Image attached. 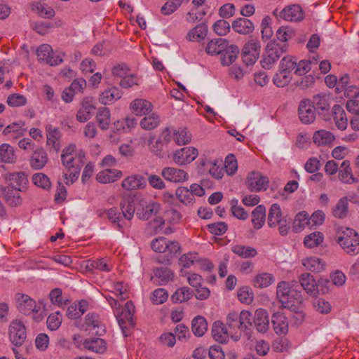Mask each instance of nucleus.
I'll use <instances>...</instances> for the list:
<instances>
[{
  "mask_svg": "<svg viewBox=\"0 0 359 359\" xmlns=\"http://www.w3.org/2000/svg\"><path fill=\"white\" fill-rule=\"evenodd\" d=\"M85 154L81 150H77L75 144H71L65 147L61 154V161L63 166L67 170V173L64 174L67 180V184H72L78 179L81 169L84 164Z\"/></svg>",
  "mask_w": 359,
  "mask_h": 359,
  "instance_id": "1",
  "label": "nucleus"
},
{
  "mask_svg": "<svg viewBox=\"0 0 359 359\" xmlns=\"http://www.w3.org/2000/svg\"><path fill=\"white\" fill-rule=\"evenodd\" d=\"M336 241L348 255L354 256L359 253V235L354 229L340 228L337 232Z\"/></svg>",
  "mask_w": 359,
  "mask_h": 359,
  "instance_id": "2",
  "label": "nucleus"
},
{
  "mask_svg": "<svg viewBox=\"0 0 359 359\" xmlns=\"http://www.w3.org/2000/svg\"><path fill=\"white\" fill-rule=\"evenodd\" d=\"M134 313L135 306L131 301H128L124 308L118 306V308L114 309V314L125 337L129 335L130 328L135 326Z\"/></svg>",
  "mask_w": 359,
  "mask_h": 359,
  "instance_id": "3",
  "label": "nucleus"
},
{
  "mask_svg": "<svg viewBox=\"0 0 359 359\" xmlns=\"http://www.w3.org/2000/svg\"><path fill=\"white\" fill-rule=\"evenodd\" d=\"M277 297L284 307H290L296 302H302L301 292L290 286L289 283L282 281L278 284Z\"/></svg>",
  "mask_w": 359,
  "mask_h": 359,
  "instance_id": "4",
  "label": "nucleus"
},
{
  "mask_svg": "<svg viewBox=\"0 0 359 359\" xmlns=\"http://www.w3.org/2000/svg\"><path fill=\"white\" fill-rule=\"evenodd\" d=\"M287 51L286 44H280L274 41H269L261 60L262 67L266 69H271L281 54Z\"/></svg>",
  "mask_w": 359,
  "mask_h": 359,
  "instance_id": "5",
  "label": "nucleus"
},
{
  "mask_svg": "<svg viewBox=\"0 0 359 359\" xmlns=\"http://www.w3.org/2000/svg\"><path fill=\"white\" fill-rule=\"evenodd\" d=\"M8 335L14 345L22 346L27 338V331L24 323L18 319L11 321L8 328Z\"/></svg>",
  "mask_w": 359,
  "mask_h": 359,
  "instance_id": "6",
  "label": "nucleus"
},
{
  "mask_svg": "<svg viewBox=\"0 0 359 359\" xmlns=\"http://www.w3.org/2000/svg\"><path fill=\"white\" fill-rule=\"evenodd\" d=\"M314 109L325 121L331 119L330 114V97L325 94H318L311 100Z\"/></svg>",
  "mask_w": 359,
  "mask_h": 359,
  "instance_id": "7",
  "label": "nucleus"
},
{
  "mask_svg": "<svg viewBox=\"0 0 359 359\" xmlns=\"http://www.w3.org/2000/svg\"><path fill=\"white\" fill-rule=\"evenodd\" d=\"M16 308L18 311L24 315H29L32 313L37 314L36 302L29 296L22 293H17L15 296Z\"/></svg>",
  "mask_w": 359,
  "mask_h": 359,
  "instance_id": "8",
  "label": "nucleus"
},
{
  "mask_svg": "<svg viewBox=\"0 0 359 359\" xmlns=\"http://www.w3.org/2000/svg\"><path fill=\"white\" fill-rule=\"evenodd\" d=\"M260 44L259 41L252 39L247 42L242 51V58L246 65L255 63L260 54Z\"/></svg>",
  "mask_w": 359,
  "mask_h": 359,
  "instance_id": "9",
  "label": "nucleus"
},
{
  "mask_svg": "<svg viewBox=\"0 0 359 359\" xmlns=\"http://www.w3.org/2000/svg\"><path fill=\"white\" fill-rule=\"evenodd\" d=\"M36 55L39 61L44 62L50 66H56L62 62L63 60L60 55L53 53L52 47L48 44H42L36 50Z\"/></svg>",
  "mask_w": 359,
  "mask_h": 359,
  "instance_id": "10",
  "label": "nucleus"
},
{
  "mask_svg": "<svg viewBox=\"0 0 359 359\" xmlns=\"http://www.w3.org/2000/svg\"><path fill=\"white\" fill-rule=\"evenodd\" d=\"M248 188L252 191L266 190L269 187V178L259 172L252 171L247 177Z\"/></svg>",
  "mask_w": 359,
  "mask_h": 359,
  "instance_id": "11",
  "label": "nucleus"
},
{
  "mask_svg": "<svg viewBox=\"0 0 359 359\" xmlns=\"http://www.w3.org/2000/svg\"><path fill=\"white\" fill-rule=\"evenodd\" d=\"M83 327L86 331L93 332L98 336H102L106 332L105 326L96 313H89L86 316Z\"/></svg>",
  "mask_w": 359,
  "mask_h": 359,
  "instance_id": "12",
  "label": "nucleus"
},
{
  "mask_svg": "<svg viewBox=\"0 0 359 359\" xmlns=\"http://www.w3.org/2000/svg\"><path fill=\"white\" fill-rule=\"evenodd\" d=\"M160 210V205L155 202H147L141 200L137 202L136 215L142 220H147L152 215H156Z\"/></svg>",
  "mask_w": 359,
  "mask_h": 359,
  "instance_id": "13",
  "label": "nucleus"
},
{
  "mask_svg": "<svg viewBox=\"0 0 359 359\" xmlns=\"http://www.w3.org/2000/svg\"><path fill=\"white\" fill-rule=\"evenodd\" d=\"M298 114L300 121L304 124L313 123L316 119V110L309 99H303L300 101L298 107Z\"/></svg>",
  "mask_w": 359,
  "mask_h": 359,
  "instance_id": "14",
  "label": "nucleus"
},
{
  "mask_svg": "<svg viewBox=\"0 0 359 359\" xmlns=\"http://www.w3.org/2000/svg\"><path fill=\"white\" fill-rule=\"evenodd\" d=\"M198 154V150L195 147H184L174 153L172 159L178 165H185L195 160Z\"/></svg>",
  "mask_w": 359,
  "mask_h": 359,
  "instance_id": "15",
  "label": "nucleus"
},
{
  "mask_svg": "<svg viewBox=\"0 0 359 359\" xmlns=\"http://www.w3.org/2000/svg\"><path fill=\"white\" fill-rule=\"evenodd\" d=\"M162 177L167 181L173 183L184 182L188 180V173L184 170L165 167L161 171Z\"/></svg>",
  "mask_w": 359,
  "mask_h": 359,
  "instance_id": "16",
  "label": "nucleus"
},
{
  "mask_svg": "<svg viewBox=\"0 0 359 359\" xmlns=\"http://www.w3.org/2000/svg\"><path fill=\"white\" fill-rule=\"evenodd\" d=\"M11 187H0V195L4 198L6 203L11 207H17L22 203V199L20 197V191Z\"/></svg>",
  "mask_w": 359,
  "mask_h": 359,
  "instance_id": "17",
  "label": "nucleus"
},
{
  "mask_svg": "<svg viewBox=\"0 0 359 359\" xmlns=\"http://www.w3.org/2000/svg\"><path fill=\"white\" fill-rule=\"evenodd\" d=\"M280 17L287 21L298 22L303 20L304 13L299 5L292 4L283 8L280 13Z\"/></svg>",
  "mask_w": 359,
  "mask_h": 359,
  "instance_id": "18",
  "label": "nucleus"
},
{
  "mask_svg": "<svg viewBox=\"0 0 359 359\" xmlns=\"http://www.w3.org/2000/svg\"><path fill=\"white\" fill-rule=\"evenodd\" d=\"M46 144L50 147L56 152L60 149L61 133L57 128H53L52 125L48 124L46 126Z\"/></svg>",
  "mask_w": 359,
  "mask_h": 359,
  "instance_id": "19",
  "label": "nucleus"
},
{
  "mask_svg": "<svg viewBox=\"0 0 359 359\" xmlns=\"http://www.w3.org/2000/svg\"><path fill=\"white\" fill-rule=\"evenodd\" d=\"M95 107L92 98L86 97L81 102V108L76 114V120L79 122H86L92 117Z\"/></svg>",
  "mask_w": 359,
  "mask_h": 359,
  "instance_id": "20",
  "label": "nucleus"
},
{
  "mask_svg": "<svg viewBox=\"0 0 359 359\" xmlns=\"http://www.w3.org/2000/svg\"><path fill=\"white\" fill-rule=\"evenodd\" d=\"M253 325L259 332H266L269 327V318L268 312L265 309L256 310L253 317Z\"/></svg>",
  "mask_w": 359,
  "mask_h": 359,
  "instance_id": "21",
  "label": "nucleus"
},
{
  "mask_svg": "<svg viewBox=\"0 0 359 359\" xmlns=\"http://www.w3.org/2000/svg\"><path fill=\"white\" fill-rule=\"evenodd\" d=\"M48 154L42 147L35 149L29 159L30 166L34 170L42 169L48 162Z\"/></svg>",
  "mask_w": 359,
  "mask_h": 359,
  "instance_id": "22",
  "label": "nucleus"
},
{
  "mask_svg": "<svg viewBox=\"0 0 359 359\" xmlns=\"http://www.w3.org/2000/svg\"><path fill=\"white\" fill-rule=\"evenodd\" d=\"M122 187L128 191L134 189H143L147 186L145 178L140 175H133L125 178L122 183Z\"/></svg>",
  "mask_w": 359,
  "mask_h": 359,
  "instance_id": "23",
  "label": "nucleus"
},
{
  "mask_svg": "<svg viewBox=\"0 0 359 359\" xmlns=\"http://www.w3.org/2000/svg\"><path fill=\"white\" fill-rule=\"evenodd\" d=\"M137 202L133 196L124 197L120 203L122 217L130 220L134 216L135 210H137Z\"/></svg>",
  "mask_w": 359,
  "mask_h": 359,
  "instance_id": "24",
  "label": "nucleus"
},
{
  "mask_svg": "<svg viewBox=\"0 0 359 359\" xmlns=\"http://www.w3.org/2000/svg\"><path fill=\"white\" fill-rule=\"evenodd\" d=\"M338 177L344 184H353L359 182V180L353 176L350 161L348 160H345L341 163L339 170Z\"/></svg>",
  "mask_w": 359,
  "mask_h": 359,
  "instance_id": "25",
  "label": "nucleus"
},
{
  "mask_svg": "<svg viewBox=\"0 0 359 359\" xmlns=\"http://www.w3.org/2000/svg\"><path fill=\"white\" fill-rule=\"evenodd\" d=\"M299 283L307 294L311 296H316L318 294L316 282L310 273H302L299 276Z\"/></svg>",
  "mask_w": 359,
  "mask_h": 359,
  "instance_id": "26",
  "label": "nucleus"
},
{
  "mask_svg": "<svg viewBox=\"0 0 359 359\" xmlns=\"http://www.w3.org/2000/svg\"><path fill=\"white\" fill-rule=\"evenodd\" d=\"M24 126L25 123L22 121L13 123L4 129L3 134L8 136L9 139L17 140L25 135L27 129L22 128Z\"/></svg>",
  "mask_w": 359,
  "mask_h": 359,
  "instance_id": "27",
  "label": "nucleus"
},
{
  "mask_svg": "<svg viewBox=\"0 0 359 359\" xmlns=\"http://www.w3.org/2000/svg\"><path fill=\"white\" fill-rule=\"evenodd\" d=\"M287 219L283 216V212L279 205L273 204L268 213V225L271 228H274L281 222H285Z\"/></svg>",
  "mask_w": 359,
  "mask_h": 359,
  "instance_id": "28",
  "label": "nucleus"
},
{
  "mask_svg": "<svg viewBox=\"0 0 359 359\" xmlns=\"http://www.w3.org/2000/svg\"><path fill=\"white\" fill-rule=\"evenodd\" d=\"M239 53V48L236 45L228 44L220 55L221 64L224 66L230 65L236 60Z\"/></svg>",
  "mask_w": 359,
  "mask_h": 359,
  "instance_id": "29",
  "label": "nucleus"
},
{
  "mask_svg": "<svg viewBox=\"0 0 359 359\" xmlns=\"http://www.w3.org/2000/svg\"><path fill=\"white\" fill-rule=\"evenodd\" d=\"M226 39L217 38L210 40L206 46V52L211 55H221L228 45Z\"/></svg>",
  "mask_w": 359,
  "mask_h": 359,
  "instance_id": "30",
  "label": "nucleus"
},
{
  "mask_svg": "<svg viewBox=\"0 0 359 359\" xmlns=\"http://www.w3.org/2000/svg\"><path fill=\"white\" fill-rule=\"evenodd\" d=\"M272 325L275 332L278 335L285 334L288 332L287 318L281 313H274L272 316Z\"/></svg>",
  "mask_w": 359,
  "mask_h": 359,
  "instance_id": "31",
  "label": "nucleus"
},
{
  "mask_svg": "<svg viewBox=\"0 0 359 359\" xmlns=\"http://www.w3.org/2000/svg\"><path fill=\"white\" fill-rule=\"evenodd\" d=\"M332 114L336 126L341 130L347 128L348 119L343 107L339 104H334L332 107Z\"/></svg>",
  "mask_w": 359,
  "mask_h": 359,
  "instance_id": "32",
  "label": "nucleus"
},
{
  "mask_svg": "<svg viewBox=\"0 0 359 359\" xmlns=\"http://www.w3.org/2000/svg\"><path fill=\"white\" fill-rule=\"evenodd\" d=\"M152 104L144 99H135L130 103L131 111L137 116L144 115L152 110Z\"/></svg>",
  "mask_w": 359,
  "mask_h": 359,
  "instance_id": "33",
  "label": "nucleus"
},
{
  "mask_svg": "<svg viewBox=\"0 0 359 359\" xmlns=\"http://www.w3.org/2000/svg\"><path fill=\"white\" fill-rule=\"evenodd\" d=\"M233 29L241 34H248L253 32L254 25L249 19L240 18L233 21Z\"/></svg>",
  "mask_w": 359,
  "mask_h": 359,
  "instance_id": "34",
  "label": "nucleus"
},
{
  "mask_svg": "<svg viewBox=\"0 0 359 359\" xmlns=\"http://www.w3.org/2000/svg\"><path fill=\"white\" fill-rule=\"evenodd\" d=\"M212 335L219 343H226L229 339V332L225 325L221 321H216L212 327Z\"/></svg>",
  "mask_w": 359,
  "mask_h": 359,
  "instance_id": "35",
  "label": "nucleus"
},
{
  "mask_svg": "<svg viewBox=\"0 0 359 359\" xmlns=\"http://www.w3.org/2000/svg\"><path fill=\"white\" fill-rule=\"evenodd\" d=\"M86 349L97 353H104L107 350L106 343L101 338H88L83 343Z\"/></svg>",
  "mask_w": 359,
  "mask_h": 359,
  "instance_id": "36",
  "label": "nucleus"
},
{
  "mask_svg": "<svg viewBox=\"0 0 359 359\" xmlns=\"http://www.w3.org/2000/svg\"><path fill=\"white\" fill-rule=\"evenodd\" d=\"M8 186L13 189L24 190L27 182V177L23 172H13L8 175Z\"/></svg>",
  "mask_w": 359,
  "mask_h": 359,
  "instance_id": "37",
  "label": "nucleus"
},
{
  "mask_svg": "<svg viewBox=\"0 0 359 359\" xmlns=\"http://www.w3.org/2000/svg\"><path fill=\"white\" fill-rule=\"evenodd\" d=\"M266 208L263 205L257 206L252 212V223L255 229H260L266 222Z\"/></svg>",
  "mask_w": 359,
  "mask_h": 359,
  "instance_id": "38",
  "label": "nucleus"
},
{
  "mask_svg": "<svg viewBox=\"0 0 359 359\" xmlns=\"http://www.w3.org/2000/svg\"><path fill=\"white\" fill-rule=\"evenodd\" d=\"M275 280L272 273L263 272L257 274L252 279V285L257 288H265L270 286Z\"/></svg>",
  "mask_w": 359,
  "mask_h": 359,
  "instance_id": "39",
  "label": "nucleus"
},
{
  "mask_svg": "<svg viewBox=\"0 0 359 359\" xmlns=\"http://www.w3.org/2000/svg\"><path fill=\"white\" fill-rule=\"evenodd\" d=\"M122 96V93L117 88H111L103 91L99 97L100 102L106 105L109 104L120 99Z\"/></svg>",
  "mask_w": 359,
  "mask_h": 359,
  "instance_id": "40",
  "label": "nucleus"
},
{
  "mask_svg": "<svg viewBox=\"0 0 359 359\" xmlns=\"http://www.w3.org/2000/svg\"><path fill=\"white\" fill-rule=\"evenodd\" d=\"M122 172L116 169H106L100 171L96 176V180L100 183H110L120 178Z\"/></svg>",
  "mask_w": 359,
  "mask_h": 359,
  "instance_id": "41",
  "label": "nucleus"
},
{
  "mask_svg": "<svg viewBox=\"0 0 359 359\" xmlns=\"http://www.w3.org/2000/svg\"><path fill=\"white\" fill-rule=\"evenodd\" d=\"M17 160L15 149L8 144L0 146V161L5 163H14Z\"/></svg>",
  "mask_w": 359,
  "mask_h": 359,
  "instance_id": "42",
  "label": "nucleus"
},
{
  "mask_svg": "<svg viewBox=\"0 0 359 359\" xmlns=\"http://www.w3.org/2000/svg\"><path fill=\"white\" fill-rule=\"evenodd\" d=\"M335 139L334 135L330 131L320 130L313 134V141L318 146L331 144Z\"/></svg>",
  "mask_w": 359,
  "mask_h": 359,
  "instance_id": "43",
  "label": "nucleus"
},
{
  "mask_svg": "<svg viewBox=\"0 0 359 359\" xmlns=\"http://www.w3.org/2000/svg\"><path fill=\"white\" fill-rule=\"evenodd\" d=\"M302 264L306 269L316 273L322 271L325 268V262L320 258L316 257L302 259Z\"/></svg>",
  "mask_w": 359,
  "mask_h": 359,
  "instance_id": "44",
  "label": "nucleus"
},
{
  "mask_svg": "<svg viewBox=\"0 0 359 359\" xmlns=\"http://www.w3.org/2000/svg\"><path fill=\"white\" fill-rule=\"evenodd\" d=\"M207 32V26L205 24L201 23L191 29L188 32L186 38L190 41H200L205 39Z\"/></svg>",
  "mask_w": 359,
  "mask_h": 359,
  "instance_id": "45",
  "label": "nucleus"
},
{
  "mask_svg": "<svg viewBox=\"0 0 359 359\" xmlns=\"http://www.w3.org/2000/svg\"><path fill=\"white\" fill-rule=\"evenodd\" d=\"M96 119L100 129L107 130L111 123V114L109 108L105 107L100 108L97 112Z\"/></svg>",
  "mask_w": 359,
  "mask_h": 359,
  "instance_id": "46",
  "label": "nucleus"
},
{
  "mask_svg": "<svg viewBox=\"0 0 359 359\" xmlns=\"http://www.w3.org/2000/svg\"><path fill=\"white\" fill-rule=\"evenodd\" d=\"M175 196L185 205H191L195 201V196H193V193L185 187H178L175 191Z\"/></svg>",
  "mask_w": 359,
  "mask_h": 359,
  "instance_id": "47",
  "label": "nucleus"
},
{
  "mask_svg": "<svg viewBox=\"0 0 359 359\" xmlns=\"http://www.w3.org/2000/svg\"><path fill=\"white\" fill-rule=\"evenodd\" d=\"M231 251L243 259L252 258L257 255V251L255 248L243 245H233Z\"/></svg>",
  "mask_w": 359,
  "mask_h": 359,
  "instance_id": "48",
  "label": "nucleus"
},
{
  "mask_svg": "<svg viewBox=\"0 0 359 359\" xmlns=\"http://www.w3.org/2000/svg\"><path fill=\"white\" fill-rule=\"evenodd\" d=\"M348 214V198L343 197L339 200L337 203L332 208V215L334 217L343 219Z\"/></svg>",
  "mask_w": 359,
  "mask_h": 359,
  "instance_id": "49",
  "label": "nucleus"
},
{
  "mask_svg": "<svg viewBox=\"0 0 359 359\" xmlns=\"http://www.w3.org/2000/svg\"><path fill=\"white\" fill-rule=\"evenodd\" d=\"M192 295L191 290L187 287H182L174 292L171 296V299L174 303H182L190 299Z\"/></svg>",
  "mask_w": 359,
  "mask_h": 359,
  "instance_id": "50",
  "label": "nucleus"
},
{
  "mask_svg": "<svg viewBox=\"0 0 359 359\" xmlns=\"http://www.w3.org/2000/svg\"><path fill=\"white\" fill-rule=\"evenodd\" d=\"M154 275L156 278L158 279V284L161 285H165L172 280L174 276L172 271L166 267L157 268L154 271Z\"/></svg>",
  "mask_w": 359,
  "mask_h": 359,
  "instance_id": "51",
  "label": "nucleus"
},
{
  "mask_svg": "<svg viewBox=\"0 0 359 359\" xmlns=\"http://www.w3.org/2000/svg\"><path fill=\"white\" fill-rule=\"evenodd\" d=\"M192 332L197 337H201L206 332L208 324L205 318L198 316L192 320Z\"/></svg>",
  "mask_w": 359,
  "mask_h": 359,
  "instance_id": "52",
  "label": "nucleus"
},
{
  "mask_svg": "<svg viewBox=\"0 0 359 359\" xmlns=\"http://www.w3.org/2000/svg\"><path fill=\"white\" fill-rule=\"evenodd\" d=\"M323 241V233L320 231H315L304 238V243L306 247L312 248L318 246Z\"/></svg>",
  "mask_w": 359,
  "mask_h": 359,
  "instance_id": "53",
  "label": "nucleus"
},
{
  "mask_svg": "<svg viewBox=\"0 0 359 359\" xmlns=\"http://www.w3.org/2000/svg\"><path fill=\"white\" fill-rule=\"evenodd\" d=\"M160 122L158 115L151 114L148 116L144 117L140 121V126L144 130H152L156 128Z\"/></svg>",
  "mask_w": 359,
  "mask_h": 359,
  "instance_id": "54",
  "label": "nucleus"
},
{
  "mask_svg": "<svg viewBox=\"0 0 359 359\" xmlns=\"http://www.w3.org/2000/svg\"><path fill=\"white\" fill-rule=\"evenodd\" d=\"M309 223V215L305 212H299L296 215L294 220L293 229L296 232L301 231Z\"/></svg>",
  "mask_w": 359,
  "mask_h": 359,
  "instance_id": "55",
  "label": "nucleus"
},
{
  "mask_svg": "<svg viewBox=\"0 0 359 359\" xmlns=\"http://www.w3.org/2000/svg\"><path fill=\"white\" fill-rule=\"evenodd\" d=\"M175 142L179 145L187 144L191 140V134L186 128H179L174 133Z\"/></svg>",
  "mask_w": 359,
  "mask_h": 359,
  "instance_id": "56",
  "label": "nucleus"
},
{
  "mask_svg": "<svg viewBox=\"0 0 359 359\" xmlns=\"http://www.w3.org/2000/svg\"><path fill=\"white\" fill-rule=\"evenodd\" d=\"M106 216L107 219L113 224H116L118 230H122L123 225L120 223L123 217L121 212L118 211L117 208H111L106 211Z\"/></svg>",
  "mask_w": 359,
  "mask_h": 359,
  "instance_id": "57",
  "label": "nucleus"
},
{
  "mask_svg": "<svg viewBox=\"0 0 359 359\" xmlns=\"http://www.w3.org/2000/svg\"><path fill=\"white\" fill-rule=\"evenodd\" d=\"M240 326L241 331H247L253 325V317L252 313L246 310H243L240 313Z\"/></svg>",
  "mask_w": 359,
  "mask_h": 359,
  "instance_id": "58",
  "label": "nucleus"
},
{
  "mask_svg": "<svg viewBox=\"0 0 359 359\" xmlns=\"http://www.w3.org/2000/svg\"><path fill=\"white\" fill-rule=\"evenodd\" d=\"M33 183L43 189H49L51 187L50 179L43 173H36L32 176Z\"/></svg>",
  "mask_w": 359,
  "mask_h": 359,
  "instance_id": "59",
  "label": "nucleus"
},
{
  "mask_svg": "<svg viewBox=\"0 0 359 359\" xmlns=\"http://www.w3.org/2000/svg\"><path fill=\"white\" fill-rule=\"evenodd\" d=\"M297 60L294 57L285 56L280 63V70L290 74L292 70L295 69Z\"/></svg>",
  "mask_w": 359,
  "mask_h": 359,
  "instance_id": "60",
  "label": "nucleus"
},
{
  "mask_svg": "<svg viewBox=\"0 0 359 359\" xmlns=\"http://www.w3.org/2000/svg\"><path fill=\"white\" fill-rule=\"evenodd\" d=\"M229 23L224 19L215 22L212 26L214 32L219 36H225L230 31Z\"/></svg>",
  "mask_w": 359,
  "mask_h": 359,
  "instance_id": "61",
  "label": "nucleus"
},
{
  "mask_svg": "<svg viewBox=\"0 0 359 359\" xmlns=\"http://www.w3.org/2000/svg\"><path fill=\"white\" fill-rule=\"evenodd\" d=\"M291 79L290 74L280 70L273 76V81L277 87H284L290 82Z\"/></svg>",
  "mask_w": 359,
  "mask_h": 359,
  "instance_id": "62",
  "label": "nucleus"
},
{
  "mask_svg": "<svg viewBox=\"0 0 359 359\" xmlns=\"http://www.w3.org/2000/svg\"><path fill=\"white\" fill-rule=\"evenodd\" d=\"M46 323L49 330H57L62 323V315L60 312H55L50 314L47 318Z\"/></svg>",
  "mask_w": 359,
  "mask_h": 359,
  "instance_id": "63",
  "label": "nucleus"
},
{
  "mask_svg": "<svg viewBox=\"0 0 359 359\" xmlns=\"http://www.w3.org/2000/svg\"><path fill=\"white\" fill-rule=\"evenodd\" d=\"M198 254L189 252L182 255L179 259V264L182 268H189L195 262H198Z\"/></svg>",
  "mask_w": 359,
  "mask_h": 359,
  "instance_id": "64",
  "label": "nucleus"
}]
</instances>
